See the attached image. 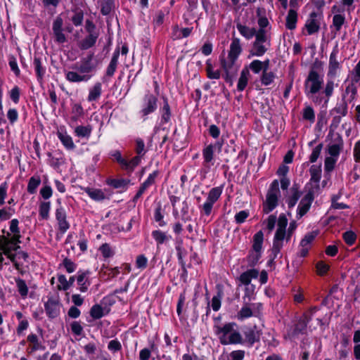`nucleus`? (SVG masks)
I'll use <instances>...</instances> for the list:
<instances>
[{"instance_id": "f257e3e1", "label": "nucleus", "mask_w": 360, "mask_h": 360, "mask_svg": "<svg viewBox=\"0 0 360 360\" xmlns=\"http://www.w3.org/2000/svg\"><path fill=\"white\" fill-rule=\"evenodd\" d=\"M94 53L86 56L81 60L79 66L75 65L72 67V70L65 72V79L73 83L87 82L91 78L90 73L96 69L92 63Z\"/></svg>"}, {"instance_id": "f03ea898", "label": "nucleus", "mask_w": 360, "mask_h": 360, "mask_svg": "<svg viewBox=\"0 0 360 360\" xmlns=\"http://www.w3.org/2000/svg\"><path fill=\"white\" fill-rule=\"evenodd\" d=\"M235 323H228L223 326H215L214 331L221 345H237L243 342L241 334L235 329Z\"/></svg>"}, {"instance_id": "7ed1b4c3", "label": "nucleus", "mask_w": 360, "mask_h": 360, "mask_svg": "<svg viewBox=\"0 0 360 360\" xmlns=\"http://www.w3.org/2000/svg\"><path fill=\"white\" fill-rule=\"evenodd\" d=\"M323 84V77L317 71L311 70L304 82L305 94L308 97L312 98L315 103H320L321 100L313 96L319 92Z\"/></svg>"}, {"instance_id": "20e7f679", "label": "nucleus", "mask_w": 360, "mask_h": 360, "mask_svg": "<svg viewBox=\"0 0 360 360\" xmlns=\"http://www.w3.org/2000/svg\"><path fill=\"white\" fill-rule=\"evenodd\" d=\"M288 219L284 214L279 216L278 219V228L275 233L273 241L272 251L275 255L278 254L283 245V240L286 236V226Z\"/></svg>"}, {"instance_id": "39448f33", "label": "nucleus", "mask_w": 360, "mask_h": 360, "mask_svg": "<svg viewBox=\"0 0 360 360\" xmlns=\"http://www.w3.org/2000/svg\"><path fill=\"white\" fill-rule=\"evenodd\" d=\"M271 46V35L265 34H257L252 44L250 54L252 56H263Z\"/></svg>"}, {"instance_id": "423d86ee", "label": "nucleus", "mask_w": 360, "mask_h": 360, "mask_svg": "<svg viewBox=\"0 0 360 360\" xmlns=\"http://www.w3.org/2000/svg\"><path fill=\"white\" fill-rule=\"evenodd\" d=\"M280 194L279 184L278 180H274L267 192L266 201L263 205V211L266 214L271 212L278 205Z\"/></svg>"}, {"instance_id": "0eeeda50", "label": "nucleus", "mask_w": 360, "mask_h": 360, "mask_svg": "<svg viewBox=\"0 0 360 360\" xmlns=\"http://www.w3.org/2000/svg\"><path fill=\"white\" fill-rule=\"evenodd\" d=\"M245 300L246 298L243 297V304L236 316L237 319L240 321L252 316H257L262 308L261 303L249 302Z\"/></svg>"}, {"instance_id": "6e6552de", "label": "nucleus", "mask_w": 360, "mask_h": 360, "mask_svg": "<svg viewBox=\"0 0 360 360\" xmlns=\"http://www.w3.org/2000/svg\"><path fill=\"white\" fill-rule=\"evenodd\" d=\"M158 108V98L150 93L146 94L142 100L139 114L143 120H147L148 115L154 112Z\"/></svg>"}, {"instance_id": "1a4fd4ad", "label": "nucleus", "mask_w": 360, "mask_h": 360, "mask_svg": "<svg viewBox=\"0 0 360 360\" xmlns=\"http://www.w3.org/2000/svg\"><path fill=\"white\" fill-rule=\"evenodd\" d=\"M237 59L227 56L226 58L221 60V67L226 73V82H231L232 78L238 70L239 65L236 63Z\"/></svg>"}, {"instance_id": "9d476101", "label": "nucleus", "mask_w": 360, "mask_h": 360, "mask_svg": "<svg viewBox=\"0 0 360 360\" xmlns=\"http://www.w3.org/2000/svg\"><path fill=\"white\" fill-rule=\"evenodd\" d=\"M322 15L316 12H311L307 20L304 27L309 35L317 33L320 30Z\"/></svg>"}, {"instance_id": "9b49d317", "label": "nucleus", "mask_w": 360, "mask_h": 360, "mask_svg": "<svg viewBox=\"0 0 360 360\" xmlns=\"http://www.w3.org/2000/svg\"><path fill=\"white\" fill-rule=\"evenodd\" d=\"M18 224L19 221L17 219H13L11 221L10 231L13 233V236L4 245V247H13V250H16L20 248L19 245H18V244L20 243Z\"/></svg>"}, {"instance_id": "f8f14e48", "label": "nucleus", "mask_w": 360, "mask_h": 360, "mask_svg": "<svg viewBox=\"0 0 360 360\" xmlns=\"http://www.w3.org/2000/svg\"><path fill=\"white\" fill-rule=\"evenodd\" d=\"M314 201V193L308 192L300 200L297 210V219L302 218L309 210L312 202Z\"/></svg>"}, {"instance_id": "ddd939ff", "label": "nucleus", "mask_w": 360, "mask_h": 360, "mask_svg": "<svg viewBox=\"0 0 360 360\" xmlns=\"http://www.w3.org/2000/svg\"><path fill=\"white\" fill-rule=\"evenodd\" d=\"M60 307L61 304L57 297H50L44 304L46 313L51 319H54L59 315Z\"/></svg>"}, {"instance_id": "4468645a", "label": "nucleus", "mask_w": 360, "mask_h": 360, "mask_svg": "<svg viewBox=\"0 0 360 360\" xmlns=\"http://www.w3.org/2000/svg\"><path fill=\"white\" fill-rule=\"evenodd\" d=\"M63 20L58 15L57 16L53 22V33L55 39V41L58 44H63L67 41L65 34L63 33Z\"/></svg>"}, {"instance_id": "2eb2a0df", "label": "nucleus", "mask_w": 360, "mask_h": 360, "mask_svg": "<svg viewBox=\"0 0 360 360\" xmlns=\"http://www.w3.org/2000/svg\"><path fill=\"white\" fill-rule=\"evenodd\" d=\"M331 11L335 14L333 17L331 28L333 27L335 29V33H337L340 32L342 25L346 22L345 15L341 13L344 11V9L340 8L338 6H333L332 7Z\"/></svg>"}, {"instance_id": "dca6fc26", "label": "nucleus", "mask_w": 360, "mask_h": 360, "mask_svg": "<svg viewBox=\"0 0 360 360\" xmlns=\"http://www.w3.org/2000/svg\"><path fill=\"white\" fill-rule=\"evenodd\" d=\"M214 148L215 146L210 144L202 150V165L207 169H210L211 166L214 165Z\"/></svg>"}, {"instance_id": "f3484780", "label": "nucleus", "mask_w": 360, "mask_h": 360, "mask_svg": "<svg viewBox=\"0 0 360 360\" xmlns=\"http://www.w3.org/2000/svg\"><path fill=\"white\" fill-rule=\"evenodd\" d=\"M56 217L58 221L59 230L62 233H64L69 229L70 224L66 220V212L63 207H60L56 210Z\"/></svg>"}, {"instance_id": "a211bd4d", "label": "nucleus", "mask_w": 360, "mask_h": 360, "mask_svg": "<svg viewBox=\"0 0 360 360\" xmlns=\"http://www.w3.org/2000/svg\"><path fill=\"white\" fill-rule=\"evenodd\" d=\"M244 335L245 341L250 346H252L255 342L259 341L261 333L255 326L254 327L247 328L244 332Z\"/></svg>"}, {"instance_id": "6ab92c4d", "label": "nucleus", "mask_w": 360, "mask_h": 360, "mask_svg": "<svg viewBox=\"0 0 360 360\" xmlns=\"http://www.w3.org/2000/svg\"><path fill=\"white\" fill-rule=\"evenodd\" d=\"M343 140L340 136H338L334 143L328 146V153L330 155L329 157L336 158L338 159L343 149Z\"/></svg>"}, {"instance_id": "aec40b11", "label": "nucleus", "mask_w": 360, "mask_h": 360, "mask_svg": "<svg viewBox=\"0 0 360 360\" xmlns=\"http://www.w3.org/2000/svg\"><path fill=\"white\" fill-rule=\"evenodd\" d=\"M357 88L354 83L348 84L342 94V101H347V103H352L356 98Z\"/></svg>"}, {"instance_id": "412c9836", "label": "nucleus", "mask_w": 360, "mask_h": 360, "mask_svg": "<svg viewBox=\"0 0 360 360\" xmlns=\"http://www.w3.org/2000/svg\"><path fill=\"white\" fill-rule=\"evenodd\" d=\"M338 53V51L334 49L330 55L328 75L332 77L335 76L337 70L340 68V63L337 59Z\"/></svg>"}, {"instance_id": "4be33fe9", "label": "nucleus", "mask_w": 360, "mask_h": 360, "mask_svg": "<svg viewBox=\"0 0 360 360\" xmlns=\"http://www.w3.org/2000/svg\"><path fill=\"white\" fill-rule=\"evenodd\" d=\"M236 27L240 34L248 40L252 39L254 36L255 37L257 34V30L254 27H248L241 22H237Z\"/></svg>"}, {"instance_id": "5701e85b", "label": "nucleus", "mask_w": 360, "mask_h": 360, "mask_svg": "<svg viewBox=\"0 0 360 360\" xmlns=\"http://www.w3.org/2000/svg\"><path fill=\"white\" fill-rule=\"evenodd\" d=\"M259 276V271L256 269H249L240 274L239 281L241 284L248 285L252 278H256Z\"/></svg>"}, {"instance_id": "b1692460", "label": "nucleus", "mask_w": 360, "mask_h": 360, "mask_svg": "<svg viewBox=\"0 0 360 360\" xmlns=\"http://www.w3.org/2000/svg\"><path fill=\"white\" fill-rule=\"evenodd\" d=\"M98 37V34H88L84 39L79 41L78 46L82 50H86L93 47Z\"/></svg>"}, {"instance_id": "393cba45", "label": "nucleus", "mask_w": 360, "mask_h": 360, "mask_svg": "<svg viewBox=\"0 0 360 360\" xmlns=\"http://www.w3.org/2000/svg\"><path fill=\"white\" fill-rule=\"evenodd\" d=\"M241 52L242 47L240 39L238 38L233 37L228 56L233 58H238Z\"/></svg>"}, {"instance_id": "a878e982", "label": "nucleus", "mask_w": 360, "mask_h": 360, "mask_svg": "<svg viewBox=\"0 0 360 360\" xmlns=\"http://www.w3.org/2000/svg\"><path fill=\"white\" fill-rule=\"evenodd\" d=\"M119 56H120V49L117 48L114 51L112 57L110 62V64L108 65L107 70H106V75L108 77H112L114 75L115 72L116 71L117 63H118Z\"/></svg>"}, {"instance_id": "bb28decb", "label": "nucleus", "mask_w": 360, "mask_h": 360, "mask_svg": "<svg viewBox=\"0 0 360 360\" xmlns=\"http://www.w3.org/2000/svg\"><path fill=\"white\" fill-rule=\"evenodd\" d=\"M102 94V84L101 82H96L89 89L87 100L89 102L97 101Z\"/></svg>"}, {"instance_id": "cd10ccee", "label": "nucleus", "mask_w": 360, "mask_h": 360, "mask_svg": "<svg viewBox=\"0 0 360 360\" xmlns=\"http://www.w3.org/2000/svg\"><path fill=\"white\" fill-rule=\"evenodd\" d=\"M57 136L62 142L63 145L68 150H72L75 148L72 139L65 131H58Z\"/></svg>"}, {"instance_id": "c85d7f7f", "label": "nucleus", "mask_w": 360, "mask_h": 360, "mask_svg": "<svg viewBox=\"0 0 360 360\" xmlns=\"http://www.w3.org/2000/svg\"><path fill=\"white\" fill-rule=\"evenodd\" d=\"M259 29L257 30V34L264 33L265 35H271L269 22L266 17L261 16L257 21Z\"/></svg>"}, {"instance_id": "c756f323", "label": "nucleus", "mask_w": 360, "mask_h": 360, "mask_svg": "<svg viewBox=\"0 0 360 360\" xmlns=\"http://www.w3.org/2000/svg\"><path fill=\"white\" fill-rule=\"evenodd\" d=\"M297 21V13L295 9H290L287 17L285 26L288 30H292L295 29Z\"/></svg>"}, {"instance_id": "7c9ffc66", "label": "nucleus", "mask_w": 360, "mask_h": 360, "mask_svg": "<svg viewBox=\"0 0 360 360\" xmlns=\"http://www.w3.org/2000/svg\"><path fill=\"white\" fill-rule=\"evenodd\" d=\"M301 196V192L297 186H293L291 188V195L287 200V204L289 208L293 207L297 202Z\"/></svg>"}, {"instance_id": "2f4dec72", "label": "nucleus", "mask_w": 360, "mask_h": 360, "mask_svg": "<svg viewBox=\"0 0 360 360\" xmlns=\"http://www.w3.org/2000/svg\"><path fill=\"white\" fill-rule=\"evenodd\" d=\"M264 240V234L262 231L256 233L253 236L252 250L255 252H261Z\"/></svg>"}, {"instance_id": "473e14b6", "label": "nucleus", "mask_w": 360, "mask_h": 360, "mask_svg": "<svg viewBox=\"0 0 360 360\" xmlns=\"http://www.w3.org/2000/svg\"><path fill=\"white\" fill-rule=\"evenodd\" d=\"M17 290L22 298H25L28 294V287L24 280L20 278H15Z\"/></svg>"}, {"instance_id": "72a5a7b5", "label": "nucleus", "mask_w": 360, "mask_h": 360, "mask_svg": "<svg viewBox=\"0 0 360 360\" xmlns=\"http://www.w3.org/2000/svg\"><path fill=\"white\" fill-rule=\"evenodd\" d=\"M309 174L311 176V181L315 183H319L321 178V166L312 165L309 169Z\"/></svg>"}, {"instance_id": "f704fd0d", "label": "nucleus", "mask_w": 360, "mask_h": 360, "mask_svg": "<svg viewBox=\"0 0 360 360\" xmlns=\"http://www.w3.org/2000/svg\"><path fill=\"white\" fill-rule=\"evenodd\" d=\"M249 70L245 68L243 69L240 73V78L237 84L238 91H243L246 87L248 82Z\"/></svg>"}, {"instance_id": "c9c22d12", "label": "nucleus", "mask_w": 360, "mask_h": 360, "mask_svg": "<svg viewBox=\"0 0 360 360\" xmlns=\"http://www.w3.org/2000/svg\"><path fill=\"white\" fill-rule=\"evenodd\" d=\"M33 65L34 66V69L37 73V76L38 79H42L45 75V68L42 66L41 58L37 56H34Z\"/></svg>"}, {"instance_id": "e433bc0d", "label": "nucleus", "mask_w": 360, "mask_h": 360, "mask_svg": "<svg viewBox=\"0 0 360 360\" xmlns=\"http://www.w3.org/2000/svg\"><path fill=\"white\" fill-rule=\"evenodd\" d=\"M222 193V188L221 187L212 188L208 193L207 200L214 204L220 198Z\"/></svg>"}, {"instance_id": "4c0bfd02", "label": "nucleus", "mask_w": 360, "mask_h": 360, "mask_svg": "<svg viewBox=\"0 0 360 360\" xmlns=\"http://www.w3.org/2000/svg\"><path fill=\"white\" fill-rule=\"evenodd\" d=\"M85 192L94 200H102L105 198V194L101 189L86 188Z\"/></svg>"}, {"instance_id": "58836bf2", "label": "nucleus", "mask_w": 360, "mask_h": 360, "mask_svg": "<svg viewBox=\"0 0 360 360\" xmlns=\"http://www.w3.org/2000/svg\"><path fill=\"white\" fill-rule=\"evenodd\" d=\"M92 128L90 125L78 126L75 129V134L78 137H89Z\"/></svg>"}, {"instance_id": "ea45409f", "label": "nucleus", "mask_w": 360, "mask_h": 360, "mask_svg": "<svg viewBox=\"0 0 360 360\" xmlns=\"http://www.w3.org/2000/svg\"><path fill=\"white\" fill-rule=\"evenodd\" d=\"M41 184V179L39 176H32L28 182L27 192L30 194L36 193L37 187Z\"/></svg>"}, {"instance_id": "a19ab883", "label": "nucleus", "mask_w": 360, "mask_h": 360, "mask_svg": "<svg viewBox=\"0 0 360 360\" xmlns=\"http://www.w3.org/2000/svg\"><path fill=\"white\" fill-rule=\"evenodd\" d=\"M192 30V27H185L179 30V27L176 25L174 27V35L175 36L176 39L187 37L191 34Z\"/></svg>"}, {"instance_id": "79ce46f5", "label": "nucleus", "mask_w": 360, "mask_h": 360, "mask_svg": "<svg viewBox=\"0 0 360 360\" xmlns=\"http://www.w3.org/2000/svg\"><path fill=\"white\" fill-rule=\"evenodd\" d=\"M51 209L50 202H41L39 205V214L43 219H48Z\"/></svg>"}, {"instance_id": "37998d69", "label": "nucleus", "mask_w": 360, "mask_h": 360, "mask_svg": "<svg viewBox=\"0 0 360 360\" xmlns=\"http://www.w3.org/2000/svg\"><path fill=\"white\" fill-rule=\"evenodd\" d=\"M152 236L158 245L163 244L169 239V237L167 236V234L160 230L153 231L152 232Z\"/></svg>"}, {"instance_id": "c03bdc74", "label": "nucleus", "mask_w": 360, "mask_h": 360, "mask_svg": "<svg viewBox=\"0 0 360 360\" xmlns=\"http://www.w3.org/2000/svg\"><path fill=\"white\" fill-rule=\"evenodd\" d=\"M27 341L32 344L31 352L44 349V347L39 342V339L37 335L30 334L27 336Z\"/></svg>"}, {"instance_id": "a18cd8bd", "label": "nucleus", "mask_w": 360, "mask_h": 360, "mask_svg": "<svg viewBox=\"0 0 360 360\" xmlns=\"http://www.w3.org/2000/svg\"><path fill=\"white\" fill-rule=\"evenodd\" d=\"M162 112V121L165 122H168L170 120L171 116V110L170 107L168 103L167 99L164 98V105L161 109Z\"/></svg>"}, {"instance_id": "49530a36", "label": "nucleus", "mask_w": 360, "mask_h": 360, "mask_svg": "<svg viewBox=\"0 0 360 360\" xmlns=\"http://www.w3.org/2000/svg\"><path fill=\"white\" fill-rule=\"evenodd\" d=\"M101 11L103 15H108L114 8V2L112 0H103L101 4Z\"/></svg>"}, {"instance_id": "de8ad7c7", "label": "nucleus", "mask_w": 360, "mask_h": 360, "mask_svg": "<svg viewBox=\"0 0 360 360\" xmlns=\"http://www.w3.org/2000/svg\"><path fill=\"white\" fill-rule=\"evenodd\" d=\"M274 79H275L274 73L273 72L266 71V68H264L263 72H262V78H261V82H262V84L266 85V86L269 85L274 82Z\"/></svg>"}, {"instance_id": "09e8293b", "label": "nucleus", "mask_w": 360, "mask_h": 360, "mask_svg": "<svg viewBox=\"0 0 360 360\" xmlns=\"http://www.w3.org/2000/svg\"><path fill=\"white\" fill-rule=\"evenodd\" d=\"M302 117L305 120L309 121L311 123L314 122L315 121V113L314 109L307 105L303 109L302 112Z\"/></svg>"}, {"instance_id": "8fccbe9b", "label": "nucleus", "mask_w": 360, "mask_h": 360, "mask_svg": "<svg viewBox=\"0 0 360 360\" xmlns=\"http://www.w3.org/2000/svg\"><path fill=\"white\" fill-rule=\"evenodd\" d=\"M141 158L142 156L137 155L136 156L134 157L130 161H127L126 160V165H124L123 169L130 171L134 170V169L141 162Z\"/></svg>"}, {"instance_id": "3c124183", "label": "nucleus", "mask_w": 360, "mask_h": 360, "mask_svg": "<svg viewBox=\"0 0 360 360\" xmlns=\"http://www.w3.org/2000/svg\"><path fill=\"white\" fill-rule=\"evenodd\" d=\"M90 315L94 319H101L103 316V307L99 304L94 305L90 310Z\"/></svg>"}, {"instance_id": "603ef678", "label": "nucleus", "mask_w": 360, "mask_h": 360, "mask_svg": "<svg viewBox=\"0 0 360 360\" xmlns=\"http://www.w3.org/2000/svg\"><path fill=\"white\" fill-rule=\"evenodd\" d=\"M335 85L333 80H328L326 82L323 94L327 98V100H328L333 95Z\"/></svg>"}, {"instance_id": "864d4df0", "label": "nucleus", "mask_w": 360, "mask_h": 360, "mask_svg": "<svg viewBox=\"0 0 360 360\" xmlns=\"http://www.w3.org/2000/svg\"><path fill=\"white\" fill-rule=\"evenodd\" d=\"M13 247H4V253L6 255L11 261L13 263L15 268L17 270L20 269V265L18 262H17L15 259V255L11 253V250Z\"/></svg>"}, {"instance_id": "5fc2aeb1", "label": "nucleus", "mask_w": 360, "mask_h": 360, "mask_svg": "<svg viewBox=\"0 0 360 360\" xmlns=\"http://www.w3.org/2000/svg\"><path fill=\"white\" fill-rule=\"evenodd\" d=\"M261 257V252H255L252 250L248 257V262L249 266H254L258 262Z\"/></svg>"}, {"instance_id": "6e6d98bb", "label": "nucleus", "mask_w": 360, "mask_h": 360, "mask_svg": "<svg viewBox=\"0 0 360 360\" xmlns=\"http://www.w3.org/2000/svg\"><path fill=\"white\" fill-rule=\"evenodd\" d=\"M130 181L129 179H111L109 184L115 188H125L128 186Z\"/></svg>"}, {"instance_id": "4d7b16f0", "label": "nucleus", "mask_w": 360, "mask_h": 360, "mask_svg": "<svg viewBox=\"0 0 360 360\" xmlns=\"http://www.w3.org/2000/svg\"><path fill=\"white\" fill-rule=\"evenodd\" d=\"M223 296L221 291H219L217 295H214L212 299L211 306L214 311H217L221 307V300Z\"/></svg>"}, {"instance_id": "13d9d810", "label": "nucleus", "mask_w": 360, "mask_h": 360, "mask_svg": "<svg viewBox=\"0 0 360 360\" xmlns=\"http://www.w3.org/2000/svg\"><path fill=\"white\" fill-rule=\"evenodd\" d=\"M337 161L338 159L336 158L326 157L324 161L325 170L328 172L333 171L335 168Z\"/></svg>"}, {"instance_id": "bf43d9fd", "label": "nucleus", "mask_w": 360, "mask_h": 360, "mask_svg": "<svg viewBox=\"0 0 360 360\" xmlns=\"http://www.w3.org/2000/svg\"><path fill=\"white\" fill-rule=\"evenodd\" d=\"M206 71L207 74V77L210 79H217L220 77V72L219 70H214L212 65L208 61L206 63Z\"/></svg>"}, {"instance_id": "052dcab7", "label": "nucleus", "mask_w": 360, "mask_h": 360, "mask_svg": "<svg viewBox=\"0 0 360 360\" xmlns=\"http://www.w3.org/2000/svg\"><path fill=\"white\" fill-rule=\"evenodd\" d=\"M135 143H136V146H135L136 153H137V155L143 157L146 152V150L145 149V143H144L143 141L141 139L138 138L136 139Z\"/></svg>"}, {"instance_id": "680f3d73", "label": "nucleus", "mask_w": 360, "mask_h": 360, "mask_svg": "<svg viewBox=\"0 0 360 360\" xmlns=\"http://www.w3.org/2000/svg\"><path fill=\"white\" fill-rule=\"evenodd\" d=\"M72 112L74 115L71 118L72 120L77 121L78 117L84 113L82 106L79 103L74 104L72 108Z\"/></svg>"}, {"instance_id": "e2e57ef3", "label": "nucleus", "mask_w": 360, "mask_h": 360, "mask_svg": "<svg viewBox=\"0 0 360 360\" xmlns=\"http://www.w3.org/2000/svg\"><path fill=\"white\" fill-rule=\"evenodd\" d=\"M58 281L59 284L57 285V288L59 290H67L70 288L68 281L64 275H58Z\"/></svg>"}, {"instance_id": "0e129e2a", "label": "nucleus", "mask_w": 360, "mask_h": 360, "mask_svg": "<svg viewBox=\"0 0 360 360\" xmlns=\"http://www.w3.org/2000/svg\"><path fill=\"white\" fill-rule=\"evenodd\" d=\"M99 250L101 251L102 255L105 258L110 257L113 256V255H114V252L112 251L110 246L108 243L103 244L100 247Z\"/></svg>"}, {"instance_id": "69168bd1", "label": "nucleus", "mask_w": 360, "mask_h": 360, "mask_svg": "<svg viewBox=\"0 0 360 360\" xmlns=\"http://www.w3.org/2000/svg\"><path fill=\"white\" fill-rule=\"evenodd\" d=\"M8 64L11 70L15 73L16 76H19L20 70L18 66L16 58L13 56H10L8 58Z\"/></svg>"}, {"instance_id": "338daca9", "label": "nucleus", "mask_w": 360, "mask_h": 360, "mask_svg": "<svg viewBox=\"0 0 360 360\" xmlns=\"http://www.w3.org/2000/svg\"><path fill=\"white\" fill-rule=\"evenodd\" d=\"M343 238L347 245H352L354 243L356 236L353 231H346L343 233Z\"/></svg>"}, {"instance_id": "774afa93", "label": "nucleus", "mask_w": 360, "mask_h": 360, "mask_svg": "<svg viewBox=\"0 0 360 360\" xmlns=\"http://www.w3.org/2000/svg\"><path fill=\"white\" fill-rule=\"evenodd\" d=\"M352 82L360 84V59L352 70Z\"/></svg>"}]
</instances>
